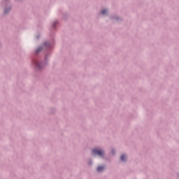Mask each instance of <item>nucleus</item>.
Returning a JSON list of instances; mask_svg holds the SVG:
<instances>
[{
  "mask_svg": "<svg viewBox=\"0 0 179 179\" xmlns=\"http://www.w3.org/2000/svg\"><path fill=\"white\" fill-rule=\"evenodd\" d=\"M92 153L94 155H98V156L103 157V155H104V151L100 149L95 148L92 150Z\"/></svg>",
  "mask_w": 179,
  "mask_h": 179,
  "instance_id": "f257e3e1",
  "label": "nucleus"
},
{
  "mask_svg": "<svg viewBox=\"0 0 179 179\" xmlns=\"http://www.w3.org/2000/svg\"><path fill=\"white\" fill-rule=\"evenodd\" d=\"M96 170L99 172L103 171V170H104V166H99L97 167Z\"/></svg>",
  "mask_w": 179,
  "mask_h": 179,
  "instance_id": "f03ea898",
  "label": "nucleus"
},
{
  "mask_svg": "<svg viewBox=\"0 0 179 179\" xmlns=\"http://www.w3.org/2000/svg\"><path fill=\"white\" fill-rule=\"evenodd\" d=\"M127 159V156L126 155H122L120 157V160L122 162H125V159Z\"/></svg>",
  "mask_w": 179,
  "mask_h": 179,
  "instance_id": "7ed1b4c3",
  "label": "nucleus"
},
{
  "mask_svg": "<svg viewBox=\"0 0 179 179\" xmlns=\"http://www.w3.org/2000/svg\"><path fill=\"white\" fill-rule=\"evenodd\" d=\"M36 66L38 68H41V64L36 63Z\"/></svg>",
  "mask_w": 179,
  "mask_h": 179,
  "instance_id": "20e7f679",
  "label": "nucleus"
},
{
  "mask_svg": "<svg viewBox=\"0 0 179 179\" xmlns=\"http://www.w3.org/2000/svg\"><path fill=\"white\" fill-rule=\"evenodd\" d=\"M101 13L102 15H106V13H107V10H103Z\"/></svg>",
  "mask_w": 179,
  "mask_h": 179,
  "instance_id": "39448f33",
  "label": "nucleus"
},
{
  "mask_svg": "<svg viewBox=\"0 0 179 179\" xmlns=\"http://www.w3.org/2000/svg\"><path fill=\"white\" fill-rule=\"evenodd\" d=\"M41 50V48H38L37 51L38 52V51H40Z\"/></svg>",
  "mask_w": 179,
  "mask_h": 179,
  "instance_id": "423d86ee",
  "label": "nucleus"
},
{
  "mask_svg": "<svg viewBox=\"0 0 179 179\" xmlns=\"http://www.w3.org/2000/svg\"><path fill=\"white\" fill-rule=\"evenodd\" d=\"M4 12H5V13H8V11H7L6 10H5V11H4Z\"/></svg>",
  "mask_w": 179,
  "mask_h": 179,
  "instance_id": "0eeeda50",
  "label": "nucleus"
}]
</instances>
